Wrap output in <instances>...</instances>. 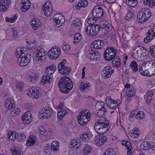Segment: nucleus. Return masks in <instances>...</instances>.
Returning <instances> with one entry per match:
<instances>
[{"instance_id":"obj_1","label":"nucleus","mask_w":155,"mask_h":155,"mask_svg":"<svg viewBox=\"0 0 155 155\" xmlns=\"http://www.w3.org/2000/svg\"><path fill=\"white\" fill-rule=\"evenodd\" d=\"M58 85L59 91L64 94L69 92L73 87L71 80L69 77L66 76L62 77L59 80Z\"/></svg>"},{"instance_id":"obj_2","label":"nucleus","mask_w":155,"mask_h":155,"mask_svg":"<svg viewBox=\"0 0 155 155\" xmlns=\"http://www.w3.org/2000/svg\"><path fill=\"white\" fill-rule=\"evenodd\" d=\"M110 125L108 120H103L101 119L96 121L94 125L95 130L99 134H104L108 131Z\"/></svg>"},{"instance_id":"obj_3","label":"nucleus","mask_w":155,"mask_h":155,"mask_svg":"<svg viewBox=\"0 0 155 155\" xmlns=\"http://www.w3.org/2000/svg\"><path fill=\"white\" fill-rule=\"evenodd\" d=\"M151 16V13L150 9L143 8L139 11L137 15V21L143 23L147 21Z\"/></svg>"},{"instance_id":"obj_4","label":"nucleus","mask_w":155,"mask_h":155,"mask_svg":"<svg viewBox=\"0 0 155 155\" xmlns=\"http://www.w3.org/2000/svg\"><path fill=\"white\" fill-rule=\"evenodd\" d=\"M100 27L98 25H89L85 29L87 34L91 37H94L97 35L99 32Z\"/></svg>"},{"instance_id":"obj_5","label":"nucleus","mask_w":155,"mask_h":155,"mask_svg":"<svg viewBox=\"0 0 155 155\" xmlns=\"http://www.w3.org/2000/svg\"><path fill=\"white\" fill-rule=\"evenodd\" d=\"M116 50L113 47L108 48L105 50L104 54V58L106 61H110L115 57H118L116 54Z\"/></svg>"},{"instance_id":"obj_6","label":"nucleus","mask_w":155,"mask_h":155,"mask_svg":"<svg viewBox=\"0 0 155 155\" xmlns=\"http://www.w3.org/2000/svg\"><path fill=\"white\" fill-rule=\"evenodd\" d=\"M25 52L26 53H24L18 58L17 63L21 67H24L27 65L30 61V55L28 54L27 51Z\"/></svg>"},{"instance_id":"obj_7","label":"nucleus","mask_w":155,"mask_h":155,"mask_svg":"<svg viewBox=\"0 0 155 155\" xmlns=\"http://www.w3.org/2000/svg\"><path fill=\"white\" fill-rule=\"evenodd\" d=\"M52 109L50 107L45 106L44 109L40 110L39 111L38 117L40 119L42 118H49L52 114Z\"/></svg>"},{"instance_id":"obj_8","label":"nucleus","mask_w":155,"mask_h":155,"mask_svg":"<svg viewBox=\"0 0 155 155\" xmlns=\"http://www.w3.org/2000/svg\"><path fill=\"white\" fill-rule=\"evenodd\" d=\"M96 108H98L96 114L99 117H104L106 115V113L107 112V110L105 108L104 103L102 101H98L96 105Z\"/></svg>"},{"instance_id":"obj_9","label":"nucleus","mask_w":155,"mask_h":155,"mask_svg":"<svg viewBox=\"0 0 155 155\" xmlns=\"http://www.w3.org/2000/svg\"><path fill=\"white\" fill-rule=\"evenodd\" d=\"M40 88L39 87H31L27 90L28 95L32 98L37 99L39 97Z\"/></svg>"},{"instance_id":"obj_10","label":"nucleus","mask_w":155,"mask_h":155,"mask_svg":"<svg viewBox=\"0 0 155 155\" xmlns=\"http://www.w3.org/2000/svg\"><path fill=\"white\" fill-rule=\"evenodd\" d=\"M53 20L55 23V26L58 28L62 26L65 21L64 16L61 14H55L53 17Z\"/></svg>"},{"instance_id":"obj_11","label":"nucleus","mask_w":155,"mask_h":155,"mask_svg":"<svg viewBox=\"0 0 155 155\" xmlns=\"http://www.w3.org/2000/svg\"><path fill=\"white\" fill-rule=\"evenodd\" d=\"M103 11L102 8L100 6H96L93 8L91 12V14L96 19H98L99 18L103 15Z\"/></svg>"},{"instance_id":"obj_12","label":"nucleus","mask_w":155,"mask_h":155,"mask_svg":"<svg viewBox=\"0 0 155 155\" xmlns=\"http://www.w3.org/2000/svg\"><path fill=\"white\" fill-rule=\"evenodd\" d=\"M61 53V49H57L54 48H51L48 53V55L50 58L55 59L58 58Z\"/></svg>"},{"instance_id":"obj_13","label":"nucleus","mask_w":155,"mask_h":155,"mask_svg":"<svg viewBox=\"0 0 155 155\" xmlns=\"http://www.w3.org/2000/svg\"><path fill=\"white\" fill-rule=\"evenodd\" d=\"M58 69L59 72L65 75L69 74L71 71V69L62 63H59L58 65Z\"/></svg>"},{"instance_id":"obj_14","label":"nucleus","mask_w":155,"mask_h":155,"mask_svg":"<svg viewBox=\"0 0 155 155\" xmlns=\"http://www.w3.org/2000/svg\"><path fill=\"white\" fill-rule=\"evenodd\" d=\"M114 70L112 69L110 67H105L101 71V75L105 79H107L111 76V74L114 72Z\"/></svg>"},{"instance_id":"obj_15","label":"nucleus","mask_w":155,"mask_h":155,"mask_svg":"<svg viewBox=\"0 0 155 155\" xmlns=\"http://www.w3.org/2000/svg\"><path fill=\"white\" fill-rule=\"evenodd\" d=\"M99 137H95L94 143L97 146H101L105 143L107 140V137L104 134H100Z\"/></svg>"},{"instance_id":"obj_16","label":"nucleus","mask_w":155,"mask_h":155,"mask_svg":"<svg viewBox=\"0 0 155 155\" xmlns=\"http://www.w3.org/2000/svg\"><path fill=\"white\" fill-rule=\"evenodd\" d=\"M51 5L49 2H46L43 6L42 8L44 12V14L46 16H49L51 13L52 9Z\"/></svg>"},{"instance_id":"obj_17","label":"nucleus","mask_w":155,"mask_h":155,"mask_svg":"<svg viewBox=\"0 0 155 155\" xmlns=\"http://www.w3.org/2000/svg\"><path fill=\"white\" fill-rule=\"evenodd\" d=\"M11 4V0H0V11H6Z\"/></svg>"},{"instance_id":"obj_18","label":"nucleus","mask_w":155,"mask_h":155,"mask_svg":"<svg viewBox=\"0 0 155 155\" xmlns=\"http://www.w3.org/2000/svg\"><path fill=\"white\" fill-rule=\"evenodd\" d=\"M105 101L106 104L110 108L115 109L117 107V104L115 103V100L112 99L110 96H108L106 97Z\"/></svg>"},{"instance_id":"obj_19","label":"nucleus","mask_w":155,"mask_h":155,"mask_svg":"<svg viewBox=\"0 0 155 155\" xmlns=\"http://www.w3.org/2000/svg\"><path fill=\"white\" fill-rule=\"evenodd\" d=\"M21 120L26 124L29 123L32 120V114L29 111L26 112L21 117Z\"/></svg>"},{"instance_id":"obj_20","label":"nucleus","mask_w":155,"mask_h":155,"mask_svg":"<svg viewBox=\"0 0 155 155\" xmlns=\"http://www.w3.org/2000/svg\"><path fill=\"white\" fill-rule=\"evenodd\" d=\"M104 44L103 41L97 39L93 41L92 46L93 48L97 49H100L103 48Z\"/></svg>"},{"instance_id":"obj_21","label":"nucleus","mask_w":155,"mask_h":155,"mask_svg":"<svg viewBox=\"0 0 155 155\" xmlns=\"http://www.w3.org/2000/svg\"><path fill=\"white\" fill-rule=\"evenodd\" d=\"M99 26L100 28H101L102 29H105V30L107 32L110 31L111 30L110 25L108 21L105 20L101 21Z\"/></svg>"},{"instance_id":"obj_22","label":"nucleus","mask_w":155,"mask_h":155,"mask_svg":"<svg viewBox=\"0 0 155 155\" xmlns=\"http://www.w3.org/2000/svg\"><path fill=\"white\" fill-rule=\"evenodd\" d=\"M154 143L153 142L145 141L142 143L140 146V149L143 150H148L154 147Z\"/></svg>"},{"instance_id":"obj_23","label":"nucleus","mask_w":155,"mask_h":155,"mask_svg":"<svg viewBox=\"0 0 155 155\" xmlns=\"http://www.w3.org/2000/svg\"><path fill=\"white\" fill-rule=\"evenodd\" d=\"M36 51V54H35L36 57L38 58V60H41L42 59L43 57L45 55V50L43 48L41 47H38Z\"/></svg>"},{"instance_id":"obj_24","label":"nucleus","mask_w":155,"mask_h":155,"mask_svg":"<svg viewBox=\"0 0 155 155\" xmlns=\"http://www.w3.org/2000/svg\"><path fill=\"white\" fill-rule=\"evenodd\" d=\"M59 143L57 141H54L51 143V151H53L54 154L57 153V152L59 150Z\"/></svg>"},{"instance_id":"obj_25","label":"nucleus","mask_w":155,"mask_h":155,"mask_svg":"<svg viewBox=\"0 0 155 155\" xmlns=\"http://www.w3.org/2000/svg\"><path fill=\"white\" fill-rule=\"evenodd\" d=\"M88 2L87 0H81L78 3L75 5V8L80 10L81 8H85L88 5Z\"/></svg>"},{"instance_id":"obj_26","label":"nucleus","mask_w":155,"mask_h":155,"mask_svg":"<svg viewBox=\"0 0 155 155\" xmlns=\"http://www.w3.org/2000/svg\"><path fill=\"white\" fill-rule=\"evenodd\" d=\"M78 140L74 139L72 140L70 142V147L73 150H75L78 148H79L80 146V143L77 141Z\"/></svg>"},{"instance_id":"obj_27","label":"nucleus","mask_w":155,"mask_h":155,"mask_svg":"<svg viewBox=\"0 0 155 155\" xmlns=\"http://www.w3.org/2000/svg\"><path fill=\"white\" fill-rule=\"evenodd\" d=\"M127 12L126 15V19L127 20H131L134 17V11L131 7H128L127 8Z\"/></svg>"},{"instance_id":"obj_28","label":"nucleus","mask_w":155,"mask_h":155,"mask_svg":"<svg viewBox=\"0 0 155 155\" xmlns=\"http://www.w3.org/2000/svg\"><path fill=\"white\" fill-rule=\"evenodd\" d=\"M18 137V134L15 131H9L7 136V138L9 140L11 141H13Z\"/></svg>"},{"instance_id":"obj_29","label":"nucleus","mask_w":155,"mask_h":155,"mask_svg":"<svg viewBox=\"0 0 155 155\" xmlns=\"http://www.w3.org/2000/svg\"><path fill=\"white\" fill-rule=\"evenodd\" d=\"M153 95V91L151 90L147 91L144 96V98L147 102L150 103L152 100Z\"/></svg>"},{"instance_id":"obj_30","label":"nucleus","mask_w":155,"mask_h":155,"mask_svg":"<svg viewBox=\"0 0 155 155\" xmlns=\"http://www.w3.org/2000/svg\"><path fill=\"white\" fill-rule=\"evenodd\" d=\"M91 113H90L89 110L88 109H85L81 110V111L80 114L78 117H80L81 118V117L83 118L85 117H90Z\"/></svg>"},{"instance_id":"obj_31","label":"nucleus","mask_w":155,"mask_h":155,"mask_svg":"<svg viewBox=\"0 0 155 155\" xmlns=\"http://www.w3.org/2000/svg\"><path fill=\"white\" fill-rule=\"evenodd\" d=\"M56 69V66L54 64H52L51 66H47L46 69V74L48 75L52 74Z\"/></svg>"},{"instance_id":"obj_32","label":"nucleus","mask_w":155,"mask_h":155,"mask_svg":"<svg viewBox=\"0 0 155 155\" xmlns=\"http://www.w3.org/2000/svg\"><path fill=\"white\" fill-rule=\"evenodd\" d=\"M52 81V79L51 76L45 75L42 77L41 80V83L43 84L46 83L50 84Z\"/></svg>"},{"instance_id":"obj_33","label":"nucleus","mask_w":155,"mask_h":155,"mask_svg":"<svg viewBox=\"0 0 155 155\" xmlns=\"http://www.w3.org/2000/svg\"><path fill=\"white\" fill-rule=\"evenodd\" d=\"M39 22L36 18H33L31 21V25L34 30H36L38 29L39 25Z\"/></svg>"},{"instance_id":"obj_34","label":"nucleus","mask_w":155,"mask_h":155,"mask_svg":"<svg viewBox=\"0 0 155 155\" xmlns=\"http://www.w3.org/2000/svg\"><path fill=\"white\" fill-rule=\"evenodd\" d=\"M90 117H85L83 118L81 117V118L80 117H78V121L79 124L82 126L85 125L90 120Z\"/></svg>"},{"instance_id":"obj_35","label":"nucleus","mask_w":155,"mask_h":155,"mask_svg":"<svg viewBox=\"0 0 155 155\" xmlns=\"http://www.w3.org/2000/svg\"><path fill=\"white\" fill-rule=\"evenodd\" d=\"M36 139L35 137L33 135H31L29 136V138L26 143L27 146L29 147L33 145L35 143Z\"/></svg>"},{"instance_id":"obj_36","label":"nucleus","mask_w":155,"mask_h":155,"mask_svg":"<svg viewBox=\"0 0 155 155\" xmlns=\"http://www.w3.org/2000/svg\"><path fill=\"white\" fill-rule=\"evenodd\" d=\"M120 59L119 57H115L114 59L112 60V64L114 67H119L121 65V63L119 61Z\"/></svg>"},{"instance_id":"obj_37","label":"nucleus","mask_w":155,"mask_h":155,"mask_svg":"<svg viewBox=\"0 0 155 155\" xmlns=\"http://www.w3.org/2000/svg\"><path fill=\"white\" fill-rule=\"evenodd\" d=\"M92 148L89 145H86L83 149V153L84 155H88L91 153Z\"/></svg>"},{"instance_id":"obj_38","label":"nucleus","mask_w":155,"mask_h":155,"mask_svg":"<svg viewBox=\"0 0 155 155\" xmlns=\"http://www.w3.org/2000/svg\"><path fill=\"white\" fill-rule=\"evenodd\" d=\"M97 52L93 51L91 49H90L87 52V58L91 60H93Z\"/></svg>"},{"instance_id":"obj_39","label":"nucleus","mask_w":155,"mask_h":155,"mask_svg":"<svg viewBox=\"0 0 155 155\" xmlns=\"http://www.w3.org/2000/svg\"><path fill=\"white\" fill-rule=\"evenodd\" d=\"M91 137L90 134H87L85 133L81 134L80 136L81 139L84 142H86L89 140V138Z\"/></svg>"},{"instance_id":"obj_40","label":"nucleus","mask_w":155,"mask_h":155,"mask_svg":"<svg viewBox=\"0 0 155 155\" xmlns=\"http://www.w3.org/2000/svg\"><path fill=\"white\" fill-rule=\"evenodd\" d=\"M91 87L90 84L89 83L83 84L81 83V84L79 86V88L82 91H84L86 90H88L89 88H90Z\"/></svg>"},{"instance_id":"obj_41","label":"nucleus","mask_w":155,"mask_h":155,"mask_svg":"<svg viewBox=\"0 0 155 155\" xmlns=\"http://www.w3.org/2000/svg\"><path fill=\"white\" fill-rule=\"evenodd\" d=\"M130 67L133 70L134 73H135L138 70L137 64L135 61H133L131 62L130 64Z\"/></svg>"},{"instance_id":"obj_42","label":"nucleus","mask_w":155,"mask_h":155,"mask_svg":"<svg viewBox=\"0 0 155 155\" xmlns=\"http://www.w3.org/2000/svg\"><path fill=\"white\" fill-rule=\"evenodd\" d=\"M20 109L17 107H15L11 111V115L12 116H16L20 113Z\"/></svg>"},{"instance_id":"obj_43","label":"nucleus","mask_w":155,"mask_h":155,"mask_svg":"<svg viewBox=\"0 0 155 155\" xmlns=\"http://www.w3.org/2000/svg\"><path fill=\"white\" fill-rule=\"evenodd\" d=\"M143 3L147 5H148L150 7H153L155 5L154 0H143Z\"/></svg>"},{"instance_id":"obj_44","label":"nucleus","mask_w":155,"mask_h":155,"mask_svg":"<svg viewBox=\"0 0 155 155\" xmlns=\"http://www.w3.org/2000/svg\"><path fill=\"white\" fill-rule=\"evenodd\" d=\"M126 3L129 6L134 7L137 5L138 2L137 0H128L126 1Z\"/></svg>"},{"instance_id":"obj_45","label":"nucleus","mask_w":155,"mask_h":155,"mask_svg":"<svg viewBox=\"0 0 155 155\" xmlns=\"http://www.w3.org/2000/svg\"><path fill=\"white\" fill-rule=\"evenodd\" d=\"M13 155H21V151L20 149L17 147H15L14 149L12 151Z\"/></svg>"},{"instance_id":"obj_46","label":"nucleus","mask_w":155,"mask_h":155,"mask_svg":"<svg viewBox=\"0 0 155 155\" xmlns=\"http://www.w3.org/2000/svg\"><path fill=\"white\" fill-rule=\"evenodd\" d=\"M81 38V35L80 33H77L76 34L74 37V41L75 43L78 42Z\"/></svg>"},{"instance_id":"obj_47","label":"nucleus","mask_w":155,"mask_h":155,"mask_svg":"<svg viewBox=\"0 0 155 155\" xmlns=\"http://www.w3.org/2000/svg\"><path fill=\"white\" fill-rule=\"evenodd\" d=\"M144 113L142 111H139L137 112L136 114V118L138 119H141L144 118Z\"/></svg>"},{"instance_id":"obj_48","label":"nucleus","mask_w":155,"mask_h":155,"mask_svg":"<svg viewBox=\"0 0 155 155\" xmlns=\"http://www.w3.org/2000/svg\"><path fill=\"white\" fill-rule=\"evenodd\" d=\"M116 153L113 150L108 149L106 150L103 155H115Z\"/></svg>"},{"instance_id":"obj_49","label":"nucleus","mask_w":155,"mask_h":155,"mask_svg":"<svg viewBox=\"0 0 155 155\" xmlns=\"http://www.w3.org/2000/svg\"><path fill=\"white\" fill-rule=\"evenodd\" d=\"M73 25L74 26H79L81 25V22L80 19L78 18H75L73 21Z\"/></svg>"},{"instance_id":"obj_50","label":"nucleus","mask_w":155,"mask_h":155,"mask_svg":"<svg viewBox=\"0 0 155 155\" xmlns=\"http://www.w3.org/2000/svg\"><path fill=\"white\" fill-rule=\"evenodd\" d=\"M139 135L138 131L136 130H133L130 132V136L133 137H136Z\"/></svg>"},{"instance_id":"obj_51","label":"nucleus","mask_w":155,"mask_h":155,"mask_svg":"<svg viewBox=\"0 0 155 155\" xmlns=\"http://www.w3.org/2000/svg\"><path fill=\"white\" fill-rule=\"evenodd\" d=\"M15 55L18 58L19 56H21V55H22L24 53H24L22 50V48H18L17 51L16 52Z\"/></svg>"},{"instance_id":"obj_52","label":"nucleus","mask_w":155,"mask_h":155,"mask_svg":"<svg viewBox=\"0 0 155 155\" xmlns=\"http://www.w3.org/2000/svg\"><path fill=\"white\" fill-rule=\"evenodd\" d=\"M150 51L152 57L155 58V46L152 45L151 46L150 48Z\"/></svg>"},{"instance_id":"obj_53","label":"nucleus","mask_w":155,"mask_h":155,"mask_svg":"<svg viewBox=\"0 0 155 155\" xmlns=\"http://www.w3.org/2000/svg\"><path fill=\"white\" fill-rule=\"evenodd\" d=\"M28 5H23L21 9L22 11L25 12L27 11L30 8L31 6V4H28Z\"/></svg>"},{"instance_id":"obj_54","label":"nucleus","mask_w":155,"mask_h":155,"mask_svg":"<svg viewBox=\"0 0 155 155\" xmlns=\"http://www.w3.org/2000/svg\"><path fill=\"white\" fill-rule=\"evenodd\" d=\"M70 47L69 45L64 42L63 45V49L66 51H68L70 50Z\"/></svg>"},{"instance_id":"obj_55","label":"nucleus","mask_w":155,"mask_h":155,"mask_svg":"<svg viewBox=\"0 0 155 155\" xmlns=\"http://www.w3.org/2000/svg\"><path fill=\"white\" fill-rule=\"evenodd\" d=\"M36 42L37 41H31L29 44V47L31 49H34L36 47L37 45H36Z\"/></svg>"},{"instance_id":"obj_56","label":"nucleus","mask_w":155,"mask_h":155,"mask_svg":"<svg viewBox=\"0 0 155 155\" xmlns=\"http://www.w3.org/2000/svg\"><path fill=\"white\" fill-rule=\"evenodd\" d=\"M24 86V84L23 82L18 83L16 85V88L19 89L20 90L22 89Z\"/></svg>"},{"instance_id":"obj_57","label":"nucleus","mask_w":155,"mask_h":155,"mask_svg":"<svg viewBox=\"0 0 155 155\" xmlns=\"http://www.w3.org/2000/svg\"><path fill=\"white\" fill-rule=\"evenodd\" d=\"M127 92L128 94L127 96L129 97L133 96L135 94V91H134L133 90H129L128 91V92Z\"/></svg>"},{"instance_id":"obj_58","label":"nucleus","mask_w":155,"mask_h":155,"mask_svg":"<svg viewBox=\"0 0 155 155\" xmlns=\"http://www.w3.org/2000/svg\"><path fill=\"white\" fill-rule=\"evenodd\" d=\"M5 106L6 108L9 110L12 108L13 105L12 103L9 101L5 104Z\"/></svg>"},{"instance_id":"obj_59","label":"nucleus","mask_w":155,"mask_h":155,"mask_svg":"<svg viewBox=\"0 0 155 155\" xmlns=\"http://www.w3.org/2000/svg\"><path fill=\"white\" fill-rule=\"evenodd\" d=\"M39 133L40 135H43L45 134V132H46V130H45L44 127L41 126L39 127Z\"/></svg>"},{"instance_id":"obj_60","label":"nucleus","mask_w":155,"mask_h":155,"mask_svg":"<svg viewBox=\"0 0 155 155\" xmlns=\"http://www.w3.org/2000/svg\"><path fill=\"white\" fill-rule=\"evenodd\" d=\"M147 34H148V36L151 37H153V38L154 36L155 33H154V31L152 29L150 30L147 32Z\"/></svg>"},{"instance_id":"obj_61","label":"nucleus","mask_w":155,"mask_h":155,"mask_svg":"<svg viewBox=\"0 0 155 155\" xmlns=\"http://www.w3.org/2000/svg\"><path fill=\"white\" fill-rule=\"evenodd\" d=\"M12 36L13 38H16L18 36V32L16 30L12 29Z\"/></svg>"},{"instance_id":"obj_62","label":"nucleus","mask_w":155,"mask_h":155,"mask_svg":"<svg viewBox=\"0 0 155 155\" xmlns=\"http://www.w3.org/2000/svg\"><path fill=\"white\" fill-rule=\"evenodd\" d=\"M151 38L147 35L144 38V42L146 43L150 42L153 38V37L151 36Z\"/></svg>"},{"instance_id":"obj_63","label":"nucleus","mask_w":155,"mask_h":155,"mask_svg":"<svg viewBox=\"0 0 155 155\" xmlns=\"http://www.w3.org/2000/svg\"><path fill=\"white\" fill-rule=\"evenodd\" d=\"M97 19H96L93 16V17L89 18L87 20V22L88 24H91V23H94Z\"/></svg>"},{"instance_id":"obj_64","label":"nucleus","mask_w":155,"mask_h":155,"mask_svg":"<svg viewBox=\"0 0 155 155\" xmlns=\"http://www.w3.org/2000/svg\"><path fill=\"white\" fill-rule=\"evenodd\" d=\"M64 114H63L61 112L58 111L57 113V116L58 118L60 120H62V119L65 116Z\"/></svg>"}]
</instances>
